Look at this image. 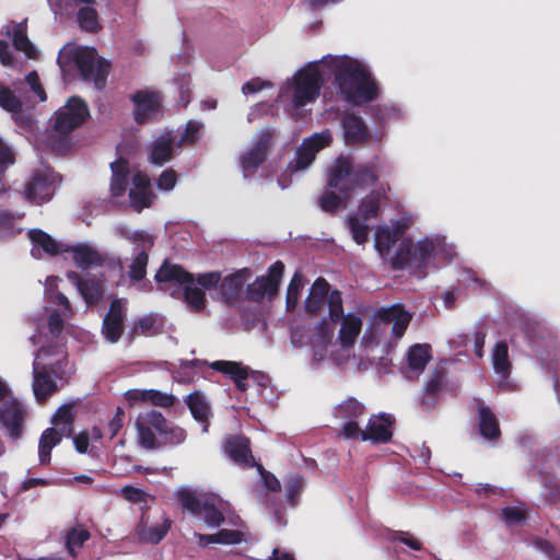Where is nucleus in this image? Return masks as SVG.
Returning <instances> with one entry per match:
<instances>
[{
	"label": "nucleus",
	"mask_w": 560,
	"mask_h": 560,
	"mask_svg": "<svg viewBox=\"0 0 560 560\" xmlns=\"http://www.w3.org/2000/svg\"><path fill=\"white\" fill-rule=\"evenodd\" d=\"M148 262L149 252H147V249H140L129 266V278L135 282L143 280L147 276Z\"/></svg>",
	"instance_id": "obj_47"
},
{
	"label": "nucleus",
	"mask_w": 560,
	"mask_h": 560,
	"mask_svg": "<svg viewBox=\"0 0 560 560\" xmlns=\"http://www.w3.org/2000/svg\"><path fill=\"white\" fill-rule=\"evenodd\" d=\"M343 137L347 143H361L369 137L368 129L360 117L348 115L343 118Z\"/></svg>",
	"instance_id": "obj_36"
},
{
	"label": "nucleus",
	"mask_w": 560,
	"mask_h": 560,
	"mask_svg": "<svg viewBox=\"0 0 560 560\" xmlns=\"http://www.w3.org/2000/svg\"><path fill=\"white\" fill-rule=\"evenodd\" d=\"M129 176H112L110 179V194L113 197H121L125 195Z\"/></svg>",
	"instance_id": "obj_61"
},
{
	"label": "nucleus",
	"mask_w": 560,
	"mask_h": 560,
	"mask_svg": "<svg viewBox=\"0 0 560 560\" xmlns=\"http://www.w3.org/2000/svg\"><path fill=\"white\" fill-rule=\"evenodd\" d=\"M162 291L174 299H182L196 313L206 307V294L196 287L195 277L178 264L165 259L154 276Z\"/></svg>",
	"instance_id": "obj_2"
},
{
	"label": "nucleus",
	"mask_w": 560,
	"mask_h": 560,
	"mask_svg": "<svg viewBox=\"0 0 560 560\" xmlns=\"http://www.w3.org/2000/svg\"><path fill=\"white\" fill-rule=\"evenodd\" d=\"M187 433L179 425L168 420L167 428H164L160 439V448L164 446H177L186 441Z\"/></svg>",
	"instance_id": "obj_44"
},
{
	"label": "nucleus",
	"mask_w": 560,
	"mask_h": 560,
	"mask_svg": "<svg viewBox=\"0 0 560 560\" xmlns=\"http://www.w3.org/2000/svg\"><path fill=\"white\" fill-rule=\"evenodd\" d=\"M221 281L222 276L219 271L199 273L197 278H195V283L199 284L202 290L215 289Z\"/></svg>",
	"instance_id": "obj_56"
},
{
	"label": "nucleus",
	"mask_w": 560,
	"mask_h": 560,
	"mask_svg": "<svg viewBox=\"0 0 560 560\" xmlns=\"http://www.w3.org/2000/svg\"><path fill=\"white\" fill-rule=\"evenodd\" d=\"M66 358L63 357L55 363H40L34 361L32 387L34 396L38 402H45L48 397L58 390L56 378Z\"/></svg>",
	"instance_id": "obj_12"
},
{
	"label": "nucleus",
	"mask_w": 560,
	"mask_h": 560,
	"mask_svg": "<svg viewBox=\"0 0 560 560\" xmlns=\"http://www.w3.org/2000/svg\"><path fill=\"white\" fill-rule=\"evenodd\" d=\"M304 285V281L301 275L295 273L288 287L287 291V308L293 310L300 299L301 290Z\"/></svg>",
	"instance_id": "obj_53"
},
{
	"label": "nucleus",
	"mask_w": 560,
	"mask_h": 560,
	"mask_svg": "<svg viewBox=\"0 0 560 560\" xmlns=\"http://www.w3.org/2000/svg\"><path fill=\"white\" fill-rule=\"evenodd\" d=\"M269 380L265 374L257 371L247 372V388L252 387L257 396L264 395Z\"/></svg>",
	"instance_id": "obj_55"
},
{
	"label": "nucleus",
	"mask_w": 560,
	"mask_h": 560,
	"mask_svg": "<svg viewBox=\"0 0 560 560\" xmlns=\"http://www.w3.org/2000/svg\"><path fill=\"white\" fill-rule=\"evenodd\" d=\"M331 139V133L328 130L316 132L305 139L298 150L294 164L291 166L295 171H303L307 168L313 163L316 153L325 147H328Z\"/></svg>",
	"instance_id": "obj_21"
},
{
	"label": "nucleus",
	"mask_w": 560,
	"mask_h": 560,
	"mask_svg": "<svg viewBox=\"0 0 560 560\" xmlns=\"http://www.w3.org/2000/svg\"><path fill=\"white\" fill-rule=\"evenodd\" d=\"M365 410L362 404L348 399L336 406L334 416L341 421L340 434L345 439H359Z\"/></svg>",
	"instance_id": "obj_14"
},
{
	"label": "nucleus",
	"mask_w": 560,
	"mask_h": 560,
	"mask_svg": "<svg viewBox=\"0 0 560 560\" xmlns=\"http://www.w3.org/2000/svg\"><path fill=\"white\" fill-rule=\"evenodd\" d=\"M177 183V174L173 168H167L161 173L158 178L156 185L161 190H171Z\"/></svg>",
	"instance_id": "obj_57"
},
{
	"label": "nucleus",
	"mask_w": 560,
	"mask_h": 560,
	"mask_svg": "<svg viewBox=\"0 0 560 560\" xmlns=\"http://www.w3.org/2000/svg\"><path fill=\"white\" fill-rule=\"evenodd\" d=\"M0 107L12 114H19L22 112V102L9 88L0 86Z\"/></svg>",
	"instance_id": "obj_52"
},
{
	"label": "nucleus",
	"mask_w": 560,
	"mask_h": 560,
	"mask_svg": "<svg viewBox=\"0 0 560 560\" xmlns=\"http://www.w3.org/2000/svg\"><path fill=\"white\" fill-rule=\"evenodd\" d=\"M411 319V314L400 305L383 308L371 319L362 341L366 345L380 343L387 340L388 334L394 339H400Z\"/></svg>",
	"instance_id": "obj_5"
},
{
	"label": "nucleus",
	"mask_w": 560,
	"mask_h": 560,
	"mask_svg": "<svg viewBox=\"0 0 560 560\" xmlns=\"http://www.w3.org/2000/svg\"><path fill=\"white\" fill-rule=\"evenodd\" d=\"M74 416L72 413L71 405H62L57 409L52 418V424L66 435L72 432V423Z\"/></svg>",
	"instance_id": "obj_46"
},
{
	"label": "nucleus",
	"mask_w": 560,
	"mask_h": 560,
	"mask_svg": "<svg viewBox=\"0 0 560 560\" xmlns=\"http://www.w3.org/2000/svg\"><path fill=\"white\" fill-rule=\"evenodd\" d=\"M282 273V262H275L270 267L267 276L258 278L249 288H247V301L260 303L266 300L270 301L278 291Z\"/></svg>",
	"instance_id": "obj_19"
},
{
	"label": "nucleus",
	"mask_w": 560,
	"mask_h": 560,
	"mask_svg": "<svg viewBox=\"0 0 560 560\" xmlns=\"http://www.w3.org/2000/svg\"><path fill=\"white\" fill-rule=\"evenodd\" d=\"M127 301L116 298L112 300L109 308L102 322V335L110 343H117L125 330Z\"/></svg>",
	"instance_id": "obj_18"
},
{
	"label": "nucleus",
	"mask_w": 560,
	"mask_h": 560,
	"mask_svg": "<svg viewBox=\"0 0 560 560\" xmlns=\"http://www.w3.org/2000/svg\"><path fill=\"white\" fill-rule=\"evenodd\" d=\"M247 478H249L250 493L259 501L268 499L269 492L280 490L279 480L260 464L247 455Z\"/></svg>",
	"instance_id": "obj_16"
},
{
	"label": "nucleus",
	"mask_w": 560,
	"mask_h": 560,
	"mask_svg": "<svg viewBox=\"0 0 560 560\" xmlns=\"http://www.w3.org/2000/svg\"><path fill=\"white\" fill-rule=\"evenodd\" d=\"M325 75L332 78L337 93L347 102L362 104L376 96V85L363 61L347 55H327L287 78L279 86L278 100L293 108L313 103L319 96Z\"/></svg>",
	"instance_id": "obj_1"
},
{
	"label": "nucleus",
	"mask_w": 560,
	"mask_h": 560,
	"mask_svg": "<svg viewBox=\"0 0 560 560\" xmlns=\"http://www.w3.org/2000/svg\"><path fill=\"white\" fill-rule=\"evenodd\" d=\"M26 82L40 101H46L47 95L36 71H32L26 75Z\"/></svg>",
	"instance_id": "obj_62"
},
{
	"label": "nucleus",
	"mask_w": 560,
	"mask_h": 560,
	"mask_svg": "<svg viewBox=\"0 0 560 560\" xmlns=\"http://www.w3.org/2000/svg\"><path fill=\"white\" fill-rule=\"evenodd\" d=\"M125 411L121 407H117L114 417L108 423L109 438L114 439L124 427Z\"/></svg>",
	"instance_id": "obj_60"
},
{
	"label": "nucleus",
	"mask_w": 560,
	"mask_h": 560,
	"mask_svg": "<svg viewBox=\"0 0 560 560\" xmlns=\"http://www.w3.org/2000/svg\"><path fill=\"white\" fill-rule=\"evenodd\" d=\"M72 61L84 82L93 83L97 91L106 88L112 65L100 57L95 48H78L72 55Z\"/></svg>",
	"instance_id": "obj_6"
},
{
	"label": "nucleus",
	"mask_w": 560,
	"mask_h": 560,
	"mask_svg": "<svg viewBox=\"0 0 560 560\" xmlns=\"http://www.w3.org/2000/svg\"><path fill=\"white\" fill-rule=\"evenodd\" d=\"M376 180V175L371 170L354 171L351 161L346 158H340L336 161L330 170L329 187L320 199L322 208L326 211L337 209L347 198L350 192L359 185L372 184Z\"/></svg>",
	"instance_id": "obj_3"
},
{
	"label": "nucleus",
	"mask_w": 560,
	"mask_h": 560,
	"mask_svg": "<svg viewBox=\"0 0 560 560\" xmlns=\"http://www.w3.org/2000/svg\"><path fill=\"white\" fill-rule=\"evenodd\" d=\"M49 293V301L58 306H61L65 311L71 310V304L68 300V298L58 290H54L51 285L48 289Z\"/></svg>",
	"instance_id": "obj_64"
},
{
	"label": "nucleus",
	"mask_w": 560,
	"mask_h": 560,
	"mask_svg": "<svg viewBox=\"0 0 560 560\" xmlns=\"http://www.w3.org/2000/svg\"><path fill=\"white\" fill-rule=\"evenodd\" d=\"M316 329L317 335L314 337L312 341L313 360L316 362H320L327 358L328 346H332L331 337L334 335V329L328 325L326 320L319 323Z\"/></svg>",
	"instance_id": "obj_31"
},
{
	"label": "nucleus",
	"mask_w": 560,
	"mask_h": 560,
	"mask_svg": "<svg viewBox=\"0 0 560 560\" xmlns=\"http://www.w3.org/2000/svg\"><path fill=\"white\" fill-rule=\"evenodd\" d=\"M130 100L135 105L132 115L138 125H145L155 119L163 102L160 92L149 89L136 91Z\"/></svg>",
	"instance_id": "obj_17"
},
{
	"label": "nucleus",
	"mask_w": 560,
	"mask_h": 560,
	"mask_svg": "<svg viewBox=\"0 0 560 560\" xmlns=\"http://www.w3.org/2000/svg\"><path fill=\"white\" fill-rule=\"evenodd\" d=\"M203 124L197 120H188L183 133L177 139L176 147L182 148L185 145H194L200 139V131Z\"/></svg>",
	"instance_id": "obj_48"
},
{
	"label": "nucleus",
	"mask_w": 560,
	"mask_h": 560,
	"mask_svg": "<svg viewBox=\"0 0 560 560\" xmlns=\"http://www.w3.org/2000/svg\"><path fill=\"white\" fill-rule=\"evenodd\" d=\"M155 317L153 315H145L136 320L128 331V339L132 342L140 335H154L155 334Z\"/></svg>",
	"instance_id": "obj_49"
},
{
	"label": "nucleus",
	"mask_w": 560,
	"mask_h": 560,
	"mask_svg": "<svg viewBox=\"0 0 560 560\" xmlns=\"http://www.w3.org/2000/svg\"><path fill=\"white\" fill-rule=\"evenodd\" d=\"M175 145L176 136L173 130L161 133L151 144L149 155L150 163L162 166L170 162L174 156Z\"/></svg>",
	"instance_id": "obj_25"
},
{
	"label": "nucleus",
	"mask_w": 560,
	"mask_h": 560,
	"mask_svg": "<svg viewBox=\"0 0 560 560\" xmlns=\"http://www.w3.org/2000/svg\"><path fill=\"white\" fill-rule=\"evenodd\" d=\"M272 133L264 131L257 142L254 144L250 152L247 154V171L260 165L267 156L268 149L271 144Z\"/></svg>",
	"instance_id": "obj_38"
},
{
	"label": "nucleus",
	"mask_w": 560,
	"mask_h": 560,
	"mask_svg": "<svg viewBox=\"0 0 560 560\" xmlns=\"http://www.w3.org/2000/svg\"><path fill=\"white\" fill-rule=\"evenodd\" d=\"M410 226V219L401 217L389 223L380 224L374 233V248L382 258H388L396 243Z\"/></svg>",
	"instance_id": "obj_15"
},
{
	"label": "nucleus",
	"mask_w": 560,
	"mask_h": 560,
	"mask_svg": "<svg viewBox=\"0 0 560 560\" xmlns=\"http://www.w3.org/2000/svg\"><path fill=\"white\" fill-rule=\"evenodd\" d=\"M477 411L481 435L488 440L498 439L500 436V429L494 413L483 402L477 404Z\"/></svg>",
	"instance_id": "obj_34"
},
{
	"label": "nucleus",
	"mask_w": 560,
	"mask_h": 560,
	"mask_svg": "<svg viewBox=\"0 0 560 560\" xmlns=\"http://www.w3.org/2000/svg\"><path fill=\"white\" fill-rule=\"evenodd\" d=\"M130 404L150 402L153 406L168 408L175 405L176 397L172 394H165L158 389H130L125 394Z\"/></svg>",
	"instance_id": "obj_28"
},
{
	"label": "nucleus",
	"mask_w": 560,
	"mask_h": 560,
	"mask_svg": "<svg viewBox=\"0 0 560 560\" xmlns=\"http://www.w3.org/2000/svg\"><path fill=\"white\" fill-rule=\"evenodd\" d=\"M28 238L34 247H40L46 254L56 256L59 254L58 243L45 231L40 229H32L28 231Z\"/></svg>",
	"instance_id": "obj_41"
},
{
	"label": "nucleus",
	"mask_w": 560,
	"mask_h": 560,
	"mask_svg": "<svg viewBox=\"0 0 560 560\" xmlns=\"http://www.w3.org/2000/svg\"><path fill=\"white\" fill-rule=\"evenodd\" d=\"M172 520L164 511H159L154 521H151L149 510L142 512L135 533L140 542L156 545L164 539L172 527Z\"/></svg>",
	"instance_id": "obj_13"
},
{
	"label": "nucleus",
	"mask_w": 560,
	"mask_h": 560,
	"mask_svg": "<svg viewBox=\"0 0 560 560\" xmlns=\"http://www.w3.org/2000/svg\"><path fill=\"white\" fill-rule=\"evenodd\" d=\"M208 365L212 370L229 376L241 392L245 390V368H243L241 363L234 361L218 360L208 363Z\"/></svg>",
	"instance_id": "obj_33"
},
{
	"label": "nucleus",
	"mask_w": 560,
	"mask_h": 560,
	"mask_svg": "<svg viewBox=\"0 0 560 560\" xmlns=\"http://www.w3.org/2000/svg\"><path fill=\"white\" fill-rule=\"evenodd\" d=\"M231 505L214 493L203 495L202 516L209 527H219L225 522Z\"/></svg>",
	"instance_id": "obj_24"
},
{
	"label": "nucleus",
	"mask_w": 560,
	"mask_h": 560,
	"mask_svg": "<svg viewBox=\"0 0 560 560\" xmlns=\"http://www.w3.org/2000/svg\"><path fill=\"white\" fill-rule=\"evenodd\" d=\"M121 494L124 499L131 503H145L148 498V494L143 490L132 486H125L121 489Z\"/></svg>",
	"instance_id": "obj_58"
},
{
	"label": "nucleus",
	"mask_w": 560,
	"mask_h": 560,
	"mask_svg": "<svg viewBox=\"0 0 560 560\" xmlns=\"http://www.w3.org/2000/svg\"><path fill=\"white\" fill-rule=\"evenodd\" d=\"M453 255V246L447 245L442 236L427 237L417 243L404 238L390 260L395 267L405 265L421 267L429 264L431 259L448 260Z\"/></svg>",
	"instance_id": "obj_4"
},
{
	"label": "nucleus",
	"mask_w": 560,
	"mask_h": 560,
	"mask_svg": "<svg viewBox=\"0 0 560 560\" xmlns=\"http://www.w3.org/2000/svg\"><path fill=\"white\" fill-rule=\"evenodd\" d=\"M92 535L86 525L75 522L60 532V542L66 553L72 559L81 556Z\"/></svg>",
	"instance_id": "obj_22"
},
{
	"label": "nucleus",
	"mask_w": 560,
	"mask_h": 560,
	"mask_svg": "<svg viewBox=\"0 0 560 560\" xmlns=\"http://www.w3.org/2000/svg\"><path fill=\"white\" fill-rule=\"evenodd\" d=\"M305 306L310 313L314 314L327 307L331 322L339 320L342 315L340 293L338 291L329 292V284L324 279H317L314 282L306 299Z\"/></svg>",
	"instance_id": "obj_8"
},
{
	"label": "nucleus",
	"mask_w": 560,
	"mask_h": 560,
	"mask_svg": "<svg viewBox=\"0 0 560 560\" xmlns=\"http://www.w3.org/2000/svg\"><path fill=\"white\" fill-rule=\"evenodd\" d=\"M430 359L428 346H415L408 353L409 368L413 371H422Z\"/></svg>",
	"instance_id": "obj_50"
},
{
	"label": "nucleus",
	"mask_w": 560,
	"mask_h": 560,
	"mask_svg": "<svg viewBox=\"0 0 560 560\" xmlns=\"http://www.w3.org/2000/svg\"><path fill=\"white\" fill-rule=\"evenodd\" d=\"M78 288L83 300L89 305L97 304L104 295L103 282L95 279H82L79 273L70 271L67 275Z\"/></svg>",
	"instance_id": "obj_27"
},
{
	"label": "nucleus",
	"mask_w": 560,
	"mask_h": 560,
	"mask_svg": "<svg viewBox=\"0 0 560 560\" xmlns=\"http://www.w3.org/2000/svg\"><path fill=\"white\" fill-rule=\"evenodd\" d=\"M242 533L234 529H221L215 534L200 535V542L203 545L223 544L231 545L241 541Z\"/></svg>",
	"instance_id": "obj_45"
},
{
	"label": "nucleus",
	"mask_w": 560,
	"mask_h": 560,
	"mask_svg": "<svg viewBox=\"0 0 560 560\" xmlns=\"http://www.w3.org/2000/svg\"><path fill=\"white\" fill-rule=\"evenodd\" d=\"M273 84L270 80L255 77L247 81V95L256 94L266 90H272Z\"/></svg>",
	"instance_id": "obj_59"
},
{
	"label": "nucleus",
	"mask_w": 560,
	"mask_h": 560,
	"mask_svg": "<svg viewBox=\"0 0 560 560\" xmlns=\"http://www.w3.org/2000/svg\"><path fill=\"white\" fill-rule=\"evenodd\" d=\"M89 116L86 102L80 96H71L65 106L55 113L54 128L61 135H68L83 125Z\"/></svg>",
	"instance_id": "obj_10"
},
{
	"label": "nucleus",
	"mask_w": 560,
	"mask_h": 560,
	"mask_svg": "<svg viewBox=\"0 0 560 560\" xmlns=\"http://www.w3.org/2000/svg\"><path fill=\"white\" fill-rule=\"evenodd\" d=\"M54 189L50 176L44 172L36 171L32 174L25 186V197L33 201H47L51 198Z\"/></svg>",
	"instance_id": "obj_26"
},
{
	"label": "nucleus",
	"mask_w": 560,
	"mask_h": 560,
	"mask_svg": "<svg viewBox=\"0 0 560 560\" xmlns=\"http://www.w3.org/2000/svg\"><path fill=\"white\" fill-rule=\"evenodd\" d=\"M387 202L384 191H373L366 196L360 203L355 215L349 218V229L353 241L359 244H365L369 240L368 221L382 217Z\"/></svg>",
	"instance_id": "obj_7"
},
{
	"label": "nucleus",
	"mask_w": 560,
	"mask_h": 560,
	"mask_svg": "<svg viewBox=\"0 0 560 560\" xmlns=\"http://www.w3.org/2000/svg\"><path fill=\"white\" fill-rule=\"evenodd\" d=\"M63 435L66 434L57 428H48L43 431L38 443V457L42 465L50 463L51 451L61 442Z\"/></svg>",
	"instance_id": "obj_32"
},
{
	"label": "nucleus",
	"mask_w": 560,
	"mask_h": 560,
	"mask_svg": "<svg viewBox=\"0 0 560 560\" xmlns=\"http://www.w3.org/2000/svg\"><path fill=\"white\" fill-rule=\"evenodd\" d=\"M124 237L131 243L138 244L140 249H147L150 252L154 246V237L150 234H145L142 231L124 232Z\"/></svg>",
	"instance_id": "obj_54"
},
{
	"label": "nucleus",
	"mask_w": 560,
	"mask_h": 560,
	"mask_svg": "<svg viewBox=\"0 0 560 560\" xmlns=\"http://www.w3.org/2000/svg\"><path fill=\"white\" fill-rule=\"evenodd\" d=\"M393 418L390 415L381 413L372 416L366 424L362 427L359 439L373 444L386 443L393 435Z\"/></svg>",
	"instance_id": "obj_23"
},
{
	"label": "nucleus",
	"mask_w": 560,
	"mask_h": 560,
	"mask_svg": "<svg viewBox=\"0 0 560 560\" xmlns=\"http://www.w3.org/2000/svg\"><path fill=\"white\" fill-rule=\"evenodd\" d=\"M502 515L506 524L514 525L524 518V510L518 506L506 508L502 511Z\"/></svg>",
	"instance_id": "obj_63"
},
{
	"label": "nucleus",
	"mask_w": 560,
	"mask_h": 560,
	"mask_svg": "<svg viewBox=\"0 0 560 560\" xmlns=\"http://www.w3.org/2000/svg\"><path fill=\"white\" fill-rule=\"evenodd\" d=\"M77 22L80 28L88 33H97L102 28L98 22V13L91 4H85L79 9Z\"/></svg>",
	"instance_id": "obj_40"
},
{
	"label": "nucleus",
	"mask_w": 560,
	"mask_h": 560,
	"mask_svg": "<svg viewBox=\"0 0 560 560\" xmlns=\"http://www.w3.org/2000/svg\"><path fill=\"white\" fill-rule=\"evenodd\" d=\"M192 418L203 424V431H208V422L211 417V406L206 399L205 395L199 390H194L184 399Z\"/></svg>",
	"instance_id": "obj_29"
},
{
	"label": "nucleus",
	"mask_w": 560,
	"mask_h": 560,
	"mask_svg": "<svg viewBox=\"0 0 560 560\" xmlns=\"http://www.w3.org/2000/svg\"><path fill=\"white\" fill-rule=\"evenodd\" d=\"M492 364L497 374L506 377L510 372L511 363L509 360L508 345L503 341L495 343L492 351Z\"/></svg>",
	"instance_id": "obj_42"
},
{
	"label": "nucleus",
	"mask_w": 560,
	"mask_h": 560,
	"mask_svg": "<svg viewBox=\"0 0 560 560\" xmlns=\"http://www.w3.org/2000/svg\"><path fill=\"white\" fill-rule=\"evenodd\" d=\"M178 503L183 510L188 511L192 515L199 516L202 514L203 497L199 498L198 494L190 489H182L177 492Z\"/></svg>",
	"instance_id": "obj_43"
},
{
	"label": "nucleus",
	"mask_w": 560,
	"mask_h": 560,
	"mask_svg": "<svg viewBox=\"0 0 560 560\" xmlns=\"http://www.w3.org/2000/svg\"><path fill=\"white\" fill-rule=\"evenodd\" d=\"M26 410L18 400L12 399L0 407V423L5 434L13 441L22 438Z\"/></svg>",
	"instance_id": "obj_20"
},
{
	"label": "nucleus",
	"mask_w": 560,
	"mask_h": 560,
	"mask_svg": "<svg viewBox=\"0 0 560 560\" xmlns=\"http://www.w3.org/2000/svg\"><path fill=\"white\" fill-rule=\"evenodd\" d=\"M167 422L168 420L160 411L153 409L140 413L136 420L140 446L150 451L160 448L159 439L164 428H167Z\"/></svg>",
	"instance_id": "obj_11"
},
{
	"label": "nucleus",
	"mask_w": 560,
	"mask_h": 560,
	"mask_svg": "<svg viewBox=\"0 0 560 560\" xmlns=\"http://www.w3.org/2000/svg\"><path fill=\"white\" fill-rule=\"evenodd\" d=\"M74 264L81 269L92 266H102L105 262L104 256L86 244H79L71 248Z\"/></svg>",
	"instance_id": "obj_30"
},
{
	"label": "nucleus",
	"mask_w": 560,
	"mask_h": 560,
	"mask_svg": "<svg viewBox=\"0 0 560 560\" xmlns=\"http://www.w3.org/2000/svg\"><path fill=\"white\" fill-rule=\"evenodd\" d=\"M245 281V268L222 279L220 292L224 301L233 304L240 296Z\"/></svg>",
	"instance_id": "obj_35"
},
{
	"label": "nucleus",
	"mask_w": 560,
	"mask_h": 560,
	"mask_svg": "<svg viewBox=\"0 0 560 560\" xmlns=\"http://www.w3.org/2000/svg\"><path fill=\"white\" fill-rule=\"evenodd\" d=\"M224 455L233 463L245 466V438L240 434H228L222 443Z\"/></svg>",
	"instance_id": "obj_37"
},
{
	"label": "nucleus",
	"mask_w": 560,
	"mask_h": 560,
	"mask_svg": "<svg viewBox=\"0 0 560 560\" xmlns=\"http://www.w3.org/2000/svg\"><path fill=\"white\" fill-rule=\"evenodd\" d=\"M154 198L151 189H130L129 199L132 209L136 212H141L144 208H149L152 205Z\"/></svg>",
	"instance_id": "obj_51"
},
{
	"label": "nucleus",
	"mask_w": 560,
	"mask_h": 560,
	"mask_svg": "<svg viewBox=\"0 0 560 560\" xmlns=\"http://www.w3.org/2000/svg\"><path fill=\"white\" fill-rule=\"evenodd\" d=\"M12 43L16 50L22 51L30 59L37 57V51L34 45L27 37V27L25 23H19L12 31Z\"/></svg>",
	"instance_id": "obj_39"
},
{
	"label": "nucleus",
	"mask_w": 560,
	"mask_h": 560,
	"mask_svg": "<svg viewBox=\"0 0 560 560\" xmlns=\"http://www.w3.org/2000/svg\"><path fill=\"white\" fill-rule=\"evenodd\" d=\"M339 319H341L338 334L339 349L330 350L329 354L331 360L341 366L350 359L351 350L362 330V319L353 314H342Z\"/></svg>",
	"instance_id": "obj_9"
}]
</instances>
